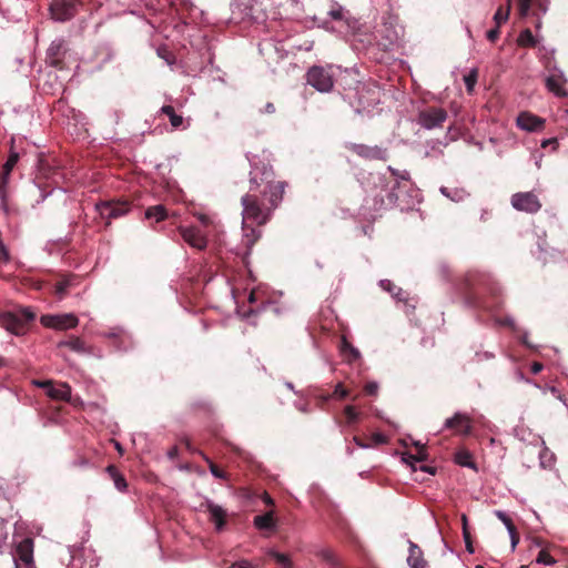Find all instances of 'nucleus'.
<instances>
[{
	"label": "nucleus",
	"instance_id": "nucleus-41",
	"mask_svg": "<svg viewBox=\"0 0 568 568\" xmlns=\"http://www.w3.org/2000/svg\"><path fill=\"white\" fill-rule=\"evenodd\" d=\"M537 562L544 564V565H552L555 562V559L551 557V555L547 550H540L537 556Z\"/></svg>",
	"mask_w": 568,
	"mask_h": 568
},
{
	"label": "nucleus",
	"instance_id": "nucleus-28",
	"mask_svg": "<svg viewBox=\"0 0 568 568\" xmlns=\"http://www.w3.org/2000/svg\"><path fill=\"white\" fill-rule=\"evenodd\" d=\"M18 161H19V153L16 152L14 150H11L6 163L2 166V171H1L0 175H2L4 178H10L11 172L14 169V166L17 165Z\"/></svg>",
	"mask_w": 568,
	"mask_h": 568
},
{
	"label": "nucleus",
	"instance_id": "nucleus-47",
	"mask_svg": "<svg viewBox=\"0 0 568 568\" xmlns=\"http://www.w3.org/2000/svg\"><path fill=\"white\" fill-rule=\"evenodd\" d=\"M548 146H552V150H556L557 146H558L557 139L556 138H550V139L544 140L541 142V148L542 149H547Z\"/></svg>",
	"mask_w": 568,
	"mask_h": 568
},
{
	"label": "nucleus",
	"instance_id": "nucleus-59",
	"mask_svg": "<svg viewBox=\"0 0 568 568\" xmlns=\"http://www.w3.org/2000/svg\"><path fill=\"white\" fill-rule=\"evenodd\" d=\"M420 469L424 470V471L434 474V470L430 467H428V466H422Z\"/></svg>",
	"mask_w": 568,
	"mask_h": 568
},
{
	"label": "nucleus",
	"instance_id": "nucleus-53",
	"mask_svg": "<svg viewBox=\"0 0 568 568\" xmlns=\"http://www.w3.org/2000/svg\"><path fill=\"white\" fill-rule=\"evenodd\" d=\"M542 368H544V366H542L541 363L534 362L531 364L530 371H531L532 374H538V373H540L542 371Z\"/></svg>",
	"mask_w": 568,
	"mask_h": 568
},
{
	"label": "nucleus",
	"instance_id": "nucleus-32",
	"mask_svg": "<svg viewBox=\"0 0 568 568\" xmlns=\"http://www.w3.org/2000/svg\"><path fill=\"white\" fill-rule=\"evenodd\" d=\"M462 521H463V537H464V540H465L466 550L469 554H474L475 549L473 547L471 536H470V532H469V529H468L466 515L462 516Z\"/></svg>",
	"mask_w": 568,
	"mask_h": 568
},
{
	"label": "nucleus",
	"instance_id": "nucleus-62",
	"mask_svg": "<svg viewBox=\"0 0 568 568\" xmlns=\"http://www.w3.org/2000/svg\"><path fill=\"white\" fill-rule=\"evenodd\" d=\"M540 24H541V23H540V21H538V22L536 23V28H540Z\"/></svg>",
	"mask_w": 568,
	"mask_h": 568
},
{
	"label": "nucleus",
	"instance_id": "nucleus-45",
	"mask_svg": "<svg viewBox=\"0 0 568 568\" xmlns=\"http://www.w3.org/2000/svg\"><path fill=\"white\" fill-rule=\"evenodd\" d=\"M499 27L500 26H496L495 28L487 31L486 37L490 42H495L499 38V36H500Z\"/></svg>",
	"mask_w": 568,
	"mask_h": 568
},
{
	"label": "nucleus",
	"instance_id": "nucleus-24",
	"mask_svg": "<svg viewBox=\"0 0 568 568\" xmlns=\"http://www.w3.org/2000/svg\"><path fill=\"white\" fill-rule=\"evenodd\" d=\"M341 353L348 363L358 359L361 356L359 351L355 348L345 337H343L341 341Z\"/></svg>",
	"mask_w": 568,
	"mask_h": 568
},
{
	"label": "nucleus",
	"instance_id": "nucleus-3",
	"mask_svg": "<svg viewBox=\"0 0 568 568\" xmlns=\"http://www.w3.org/2000/svg\"><path fill=\"white\" fill-rule=\"evenodd\" d=\"M34 313L29 308H22L19 312L0 313V326L16 335L23 334L27 325L34 320Z\"/></svg>",
	"mask_w": 568,
	"mask_h": 568
},
{
	"label": "nucleus",
	"instance_id": "nucleus-4",
	"mask_svg": "<svg viewBox=\"0 0 568 568\" xmlns=\"http://www.w3.org/2000/svg\"><path fill=\"white\" fill-rule=\"evenodd\" d=\"M332 65H313L306 73V81L320 92H331L334 87V73Z\"/></svg>",
	"mask_w": 568,
	"mask_h": 568
},
{
	"label": "nucleus",
	"instance_id": "nucleus-19",
	"mask_svg": "<svg viewBox=\"0 0 568 568\" xmlns=\"http://www.w3.org/2000/svg\"><path fill=\"white\" fill-rule=\"evenodd\" d=\"M566 80L560 74H552L546 79V88L559 98L567 97Z\"/></svg>",
	"mask_w": 568,
	"mask_h": 568
},
{
	"label": "nucleus",
	"instance_id": "nucleus-25",
	"mask_svg": "<svg viewBox=\"0 0 568 568\" xmlns=\"http://www.w3.org/2000/svg\"><path fill=\"white\" fill-rule=\"evenodd\" d=\"M106 471L109 473L110 477L114 481V486L118 490L124 491L128 487V483L123 475H121L118 470V468L114 465H110L106 467Z\"/></svg>",
	"mask_w": 568,
	"mask_h": 568
},
{
	"label": "nucleus",
	"instance_id": "nucleus-14",
	"mask_svg": "<svg viewBox=\"0 0 568 568\" xmlns=\"http://www.w3.org/2000/svg\"><path fill=\"white\" fill-rule=\"evenodd\" d=\"M445 428L454 429L457 434L470 435L473 429V420L466 414L456 413L453 417L446 419Z\"/></svg>",
	"mask_w": 568,
	"mask_h": 568
},
{
	"label": "nucleus",
	"instance_id": "nucleus-58",
	"mask_svg": "<svg viewBox=\"0 0 568 568\" xmlns=\"http://www.w3.org/2000/svg\"><path fill=\"white\" fill-rule=\"evenodd\" d=\"M265 112L266 113H274L275 112V105L273 103H271V102L266 103Z\"/></svg>",
	"mask_w": 568,
	"mask_h": 568
},
{
	"label": "nucleus",
	"instance_id": "nucleus-23",
	"mask_svg": "<svg viewBox=\"0 0 568 568\" xmlns=\"http://www.w3.org/2000/svg\"><path fill=\"white\" fill-rule=\"evenodd\" d=\"M254 526L260 530L273 529L276 526L273 511H267L263 515L254 517Z\"/></svg>",
	"mask_w": 568,
	"mask_h": 568
},
{
	"label": "nucleus",
	"instance_id": "nucleus-27",
	"mask_svg": "<svg viewBox=\"0 0 568 568\" xmlns=\"http://www.w3.org/2000/svg\"><path fill=\"white\" fill-rule=\"evenodd\" d=\"M455 463L463 467L475 468L473 456L467 449H459L455 453Z\"/></svg>",
	"mask_w": 568,
	"mask_h": 568
},
{
	"label": "nucleus",
	"instance_id": "nucleus-60",
	"mask_svg": "<svg viewBox=\"0 0 568 568\" xmlns=\"http://www.w3.org/2000/svg\"><path fill=\"white\" fill-rule=\"evenodd\" d=\"M184 443H185L186 448H187L189 450H192V446H191L190 440H189V439H185V440H184Z\"/></svg>",
	"mask_w": 568,
	"mask_h": 568
},
{
	"label": "nucleus",
	"instance_id": "nucleus-54",
	"mask_svg": "<svg viewBox=\"0 0 568 568\" xmlns=\"http://www.w3.org/2000/svg\"><path fill=\"white\" fill-rule=\"evenodd\" d=\"M199 220L204 226L211 224V219L207 215L201 214L199 215Z\"/></svg>",
	"mask_w": 568,
	"mask_h": 568
},
{
	"label": "nucleus",
	"instance_id": "nucleus-52",
	"mask_svg": "<svg viewBox=\"0 0 568 568\" xmlns=\"http://www.w3.org/2000/svg\"><path fill=\"white\" fill-rule=\"evenodd\" d=\"M89 464L88 459L85 457H78L74 462H73V465L75 467H85L87 465Z\"/></svg>",
	"mask_w": 568,
	"mask_h": 568
},
{
	"label": "nucleus",
	"instance_id": "nucleus-44",
	"mask_svg": "<svg viewBox=\"0 0 568 568\" xmlns=\"http://www.w3.org/2000/svg\"><path fill=\"white\" fill-rule=\"evenodd\" d=\"M333 396H336L341 399L346 398L348 396V390L344 388V386L339 383L335 386L333 392Z\"/></svg>",
	"mask_w": 568,
	"mask_h": 568
},
{
	"label": "nucleus",
	"instance_id": "nucleus-11",
	"mask_svg": "<svg viewBox=\"0 0 568 568\" xmlns=\"http://www.w3.org/2000/svg\"><path fill=\"white\" fill-rule=\"evenodd\" d=\"M180 235L191 247L203 251L207 246V237L195 226H181Z\"/></svg>",
	"mask_w": 568,
	"mask_h": 568
},
{
	"label": "nucleus",
	"instance_id": "nucleus-64",
	"mask_svg": "<svg viewBox=\"0 0 568 568\" xmlns=\"http://www.w3.org/2000/svg\"><path fill=\"white\" fill-rule=\"evenodd\" d=\"M520 568H527L526 566H521Z\"/></svg>",
	"mask_w": 568,
	"mask_h": 568
},
{
	"label": "nucleus",
	"instance_id": "nucleus-55",
	"mask_svg": "<svg viewBox=\"0 0 568 568\" xmlns=\"http://www.w3.org/2000/svg\"><path fill=\"white\" fill-rule=\"evenodd\" d=\"M329 14L334 20H341L343 18L341 10H332Z\"/></svg>",
	"mask_w": 568,
	"mask_h": 568
},
{
	"label": "nucleus",
	"instance_id": "nucleus-46",
	"mask_svg": "<svg viewBox=\"0 0 568 568\" xmlns=\"http://www.w3.org/2000/svg\"><path fill=\"white\" fill-rule=\"evenodd\" d=\"M364 390L367 395L374 396L377 394L378 385L375 382H369L365 385Z\"/></svg>",
	"mask_w": 568,
	"mask_h": 568
},
{
	"label": "nucleus",
	"instance_id": "nucleus-31",
	"mask_svg": "<svg viewBox=\"0 0 568 568\" xmlns=\"http://www.w3.org/2000/svg\"><path fill=\"white\" fill-rule=\"evenodd\" d=\"M203 457V459L209 465V468H210V471L211 474L215 477V478H221V479H227L229 478V475L227 473H225L224 470H222L213 460H211L206 455H204L203 453H200Z\"/></svg>",
	"mask_w": 568,
	"mask_h": 568
},
{
	"label": "nucleus",
	"instance_id": "nucleus-5",
	"mask_svg": "<svg viewBox=\"0 0 568 568\" xmlns=\"http://www.w3.org/2000/svg\"><path fill=\"white\" fill-rule=\"evenodd\" d=\"M95 209L100 216L106 221L105 225L111 224L112 219H119L129 213L131 206L126 201L112 200L95 204Z\"/></svg>",
	"mask_w": 568,
	"mask_h": 568
},
{
	"label": "nucleus",
	"instance_id": "nucleus-51",
	"mask_svg": "<svg viewBox=\"0 0 568 568\" xmlns=\"http://www.w3.org/2000/svg\"><path fill=\"white\" fill-rule=\"evenodd\" d=\"M511 539V548L515 549L519 542V534L517 530L509 532Z\"/></svg>",
	"mask_w": 568,
	"mask_h": 568
},
{
	"label": "nucleus",
	"instance_id": "nucleus-17",
	"mask_svg": "<svg viewBox=\"0 0 568 568\" xmlns=\"http://www.w3.org/2000/svg\"><path fill=\"white\" fill-rule=\"evenodd\" d=\"M17 558L24 565L29 566L33 562V540L24 538L16 548Z\"/></svg>",
	"mask_w": 568,
	"mask_h": 568
},
{
	"label": "nucleus",
	"instance_id": "nucleus-9",
	"mask_svg": "<svg viewBox=\"0 0 568 568\" xmlns=\"http://www.w3.org/2000/svg\"><path fill=\"white\" fill-rule=\"evenodd\" d=\"M40 322L43 326L60 331L77 327L79 320L74 314L42 315Z\"/></svg>",
	"mask_w": 568,
	"mask_h": 568
},
{
	"label": "nucleus",
	"instance_id": "nucleus-1",
	"mask_svg": "<svg viewBox=\"0 0 568 568\" xmlns=\"http://www.w3.org/2000/svg\"><path fill=\"white\" fill-rule=\"evenodd\" d=\"M251 182L255 187L251 186L248 193L241 200L243 221L263 226L271 220L273 212L282 202L287 184L282 181H270L263 191L257 192L258 183L255 179H252Z\"/></svg>",
	"mask_w": 568,
	"mask_h": 568
},
{
	"label": "nucleus",
	"instance_id": "nucleus-18",
	"mask_svg": "<svg viewBox=\"0 0 568 568\" xmlns=\"http://www.w3.org/2000/svg\"><path fill=\"white\" fill-rule=\"evenodd\" d=\"M549 3L550 0H518V13L521 18L527 17L532 6H535L541 13H546Z\"/></svg>",
	"mask_w": 568,
	"mask_h": 568
},
{
	"label": "nucleus",
	"instance_id": "nucleus-35",
	"mask_svg": "<svg viewBox=\"0 0 568 568\" xmlns=\"http://www.w3.org/2000/svg\"><path fill=\"white\" fill-rule=\"evenodd\" d=\"M270 556L273 557L282 568H291L292 567V561L288 558V556H286L285 554H281V552L272 550V551H270Z\"/></svg>",
	"mask_w": 568,
	"mask_h": 568
},
{
	"label": "nucleus",
	"instance_id": "nucleus-61",
	"mask_svg": "<svg viewBox=\"0 0 568 568\" xmlns=\"http://www.w3.org/2000/svg\"><path fill=\"white\" fill-rule=\"evenodd\" d=\"M396 199L393 193H389V201L393 202V200Z\"/></svg>",
	"mask_w": 568,
	"mask_h": 568
},
{
	"label": "nucleus",
	"instance_id": "nucleus-39",
	"mask_svg": "<svg viewBox=\"0 0 568 568\" xmlns=\"http://www.w3.org/2000/svg\"><path fill=\"white\" fill-rule=\"evenodd\" d=\"M9 182L10 178H4L0 175V199L2 201L3 206H6L7 204Z\"/></svg>",
	"mask_w": 568,
	"mask_h": 568
},
{
	"label": "nucleus",
	"instance_id": "nucleus-2",
	"mask_svg": "<svg viewBox=\"0 0 568 568\" xmlns=\"http://www.w3.org/2000/svg\"><path fill=\"white\" fill-rule=\"evenodd\" d=\"M460 290L465 295L466 302L471 306L478 307H486L481 303V296L485 293H495V288L490 284L489 276L478 272L467 273L463 281Z\"/></svg>",
	"mask_w": 568,
	"mask_h": 568
},
{
	"label": "nucleus",
	"instance_id": "nucleus-8",
	"mask_svg": "<svg viewBox=\"0 0 568 568\" xmlns=\"http://www.w3.org/2000/svg\"><path fill=\"white\" fill-rule=\"evenodd\" d=\"M447 119V111L442 108L430 106L419 112L418 121L425 129L442 128Z\"/></svg>",
	"mask_w": 568,
	"mask_h": 568
},
{
	"label": "nucleus",
	"instance_id": "nucleus-12",
	"mask_svg": "<svg viewBox=\"0 0 568 568\" xmlns=\"http://www.w3.org/2000/svg\"><path fill=\"white\" fill-rule=\"evenodd\" d=\"M243 237H242V246L245 248L243 254V261L247 264L246 258L251 254V251L255 243L261 239L262 232L250 224V222L243 221L242 223Z\"/></svg>",
	"mask_w": 568,
	"mask_h": 568
},
{
	"label": "nucleus",
	"instance_id": "nucleus-29",
	"mask_svg": "<svg viewBox=\"0 0 568 568\" xmlns=\"http://www.w3.org/2000/svg\"><path fill=\"white\" fill-rule=\"evenodd\" d=\"M166 216H168L166 210L163 205L150 206L145 211V217L148 220L154 219L155 222H161V221L165 220Z\"/></svg>",
	"mask_w": 568,
	"mask_h": 568
},
{
	"label": "nucleus",
	"instance_id": "nucleus-15",
	"mask_svg": "<svg viewBox=\"0 0 568 568\" xmlns=\"http://www.w3.org/2000/svg\"><path fill=\"white\" fill-rule=\"evenodd\" d=\"M517 125L528 132L540 131L545 125V120L530 112H521L517 116Z\"/></svg>",
	"mask_w": 568,
	"mask_h": 568
},
{
	"label": "nucleus",
	"instance_id": "nucleus-56",
	"mask_svg": "<svg viewBox=\"0 0 568 568\" xmlns=\"http://www.w3.org/2000/svg\"><path fill=\"white\" fill-rule=\"evenodd\" d=\"M263 501H264L267 506H274V500H273V498H272L267 493H264Z\"/></svg>",
	"mask_w": 568,
	"mask_h": 568
},
{
	"label": "nucleus",
	"instance_id": "nucleus-50",
	"mask_svg": "<svg viewBox=\"0 0 568 568\" xmlns=\"http://www.w3.org/2000/svg\"><path fill=\"white\" fill-rule=\"evenodd\" d=\"M231 568H253L251 562L247 560H241L231 566Z\"/></svg>",
	"mask_w": 568,
	"mask_h": 568
},
{
	"label": "nucleus",
	"instance_id": "nucleus-40",
	"mask_svg": "<svg viewBox=\"0 0 568 568\" xmlns=\"http://www.w3.org/2000/svg\"><path fill=\"white\" fill-rule=\"evenodd\" d=\"M426 459V453H425V449L424 447H420L417 456H414V455H410V454H405L403 456V460L410 464L413 466V463L414 462H422V460H425Z\"/></svg>",
	"mask_w": 568,
	"mask_h": 568
},
{
	"label": "nucleus",
	"instance_id": "nucleus-43",
	"mask_svg": "<svg viewBox=\"0 0 568 568\" xmlns=\"http://www.w3.org/2000/svg\"><path fill=\"white\" fill-rule=\"evenodd\" d=\"M388 171L390 172V174L395 178V182H394V187L396 185H398V180H408V173L407 172H403V173H399L397 170L393 169L392 166H388Z\"/></svg>",
	"mask_w": 568,
	"mask_h": 568
},
{
	"label": "nucleus",
	"instance_id": "nucleus-37",
	"mask_svg": "<svg viewBox=\"0 0 568 568\" xmlns=\"http://www.w3.org/2000/svg\"><path fill=\"white\" fill-rule=\"evenodd\" d=\"M70 285H71V278H63V280L57 282V284L54 286V293L59 296V298H62L67 294Z\"/></svg>",
	"mask_w": 568,
	"mask_h": 568
},
{
	"label": "nucleus",
	"instance_id": "nucleus-30",
	"mask_svg": "<svg viewBox=\"0 0 568 568\" xmlns=\"http://www.w3.org/2000/svg\"><path fill=\"white\" fill-rule=\"evenodd\" d=\"M161 113L169 116L171 125L175 129L180 128L183 124V118L180 114L175 113V110L172 105H163L161 108Z\"/></svg>",
	"mask_w": 568,
	"mask_h": 568
},
{
	"label": "nucleus",
	"instance_id": "nucleus-63",
	"mask_svg": "<svg viewBox=\"0 0 568 568\" xmlns=\"http://www.w3.org/2000/svg\"><path fill=\"white\" fill-rule=\"evenodd\" d=\"M3 365V358L0 357V366Z\"/></svg>",
	"mask_w": 568,
	"mask_h": 568
},
{
	"label": "nucleus",
	"instance_id": "nucleus-21",
	"mask_svg": "<svg viewBox=\"0 0 568 568\" xmlns=\"http://www.w3.org/2000/svg\"><path fill=\"white\" fill-rule=\"evenodd\" d=\"M206 509L211 515V520L214 521V524H215V528L217 530H222L226 523L225 521V517H226L225 510L221 506L215 505L211 501H209L206 504Z\"/></svg>",
	"mask_w": 568,
	"mask_h": 568
},
{
	"label": "nucleus",
	"instance_id": "nucleus-16",
	"mask_svg": "<svg viewBox=\"0 0 568 568\" xmlns=\"http://www.w3.org/2000/svg\"><path fill=\"white\" fill-rule=\"evenodd\" d=\"M42 387L47 388V395L57 400L68 402L71 396V387L68 384L54 386L51 382H44Z\"/></svg>",
	"mask_w": 568,
	"mask_h": 568
},
{
	"label": "nucleus",
	"instance_id": "nucleus-7",
	"mask_svg": "<svg viewBox=\"0 0 568 568\" xmlns=\"http://www.w3.org/2000/svg\"><path fill=\"white\" fill-rule=\"evenodd\" d=\"M510 203L517 211L536 214L541 209V202L534 192H518L511 195Z\"/></svg>",
	"mask_w": 568,
	"mask_h": 568
},
{
	"label": "nucleus",
	"instance_id": "nucleus-48",
	"mask_svg": "<svg viewBox=\"0 0 568 568\" xmlns=\"http://www.w3.org/2000/svg\"><path fill=\"white\" fill-rule=\"evenodd\" d=\"M353 442L361 448H368V447H372V445L369 443H366L364 442L362 438H359L358 436H354L353 437Z\"/></svg>",
	"mask_w": 568,
	"mask_h": 568
},
{
	"label": "nucleus",
	"instance_id": "nucleus-20",
	"mask_svg": "<svg viewBox=\"0 0 568 568\" xmlns=\"http://www.w3.org/2000/svg\"><path fill=\"white\" fill-rule=\"evenodd\" d=\"M409 542V555L407 558V564L410 568H425L427 562L424 559V554L422 549L413 541Z\"/></svg>",
	"mask_w": 568,
	"mask_h": 568
},
{
	"label": "nucleus",
	"instance_id": "nucleus-57",
	"mask_svg": "<svg viewBox=\"0 0 568 568\" xmlns=\"http://www.w3.org/2000/svg\"><path fill=\"white\" fill-rule=\"evenodd\" d=\"M178 454H179V449H178V447L175 446V447H172V448L169 450L168 456H169L171 459H173V458H175V457L178 456Z\"/></svg>",
	"mask_w": 568,
	"mask_h": 568
},
{
	"label": "nucleus",
	"instance_id": "nucleus-6",
	"mask_svg": "<svg viewBox=\"0 0 568 568\" xmlns=\"http://www.w3.org/2000/svg\"><path fill=\"white\" fill-rule=\"evenodd\" d=\"M80 0H52L50 4V13L53 20L65 22L71 20L81 6Z\"/></svg>",
	"mask_w": 568,
	"mask_h": 568
},
{
	"label": "nucleus",
	"instance_id": "nucleus-10",
	"mask_svg": "<svg viewBox=\"0 0 568 568\" xmlns=\"http://www.w3.org/2000/svg\"><path fill=\"white\" fill-rule=\"evenodd\" d=\"M347 149L365 160H387V150L378 145L371 146L366 144L351 143L347 145Z\"/></svg>",
	"mask_w": 568,
	"mask_h": 568
},
{
	"label": "nucleus",
	"instance_id": "nucleus-42",
	"mask_svg": "<svg viewBox=\"0 0 568 568\" xmlns=\"http://www.w3.org/2000/svg\"><path fill=\"white\" fill-rule=\"evenodd\" d=\"M371 440H372V443H371L372 447L377 446V445H383L388 442L387 437L381 433L373 434L371 437Z\"/></svg>",
	"mask_w": 568,
	"mask_h": 568
},
{
	"label": "nucleus",
	"instance_id": "nucleus-34",
	"mask_svg": "<svg viewBox=\"0 0 568 568\" xmlns=\"http://www.w3.org/2000/svg\"><path fill=\"white\" fill-rule=\"evenodd\" d=\"M510 4H511V0H508V4H507L506 9H504L503 7L498 8V10L496 11V13L494 16L496 26H500L501 23H504L508 20L509 12H510Z\"/></svg>",
	"mask_w": 568,
	"mask_h": 568
},
{
	"label": "nucleus",
	"instance_id": "nucleus-26",
	"mask_svg": "<svg viewBox=\"0 0 568 568\" xmlns=\"http://www.w3.org/2000/svg\"><path fill=\"white\" fill-rule=\"evenodd\" d=\"M517 43L523 48H535L537 45V40L530 29H525L519 33Z\"/></svg>",
	"mask_w": 568,
	"mask_h": 568
},
{
	"label": "nucleus",
	"instance_id": "nucleus-22",
	"mask_svg": "<svg viewBox=\"0 0 568 568\" xmlns=\"http://www.w3.org/2000/svg\"><path fill=\"white\" fill-rule=\"evenodd\" d=\"M58 347L59 348H62V347H68L70 348L71 351L75 352V353H79V354H84L87 353V347H85V343L83 342V339H81L80 337L78 336H70L69 338L67 339H63V341H60L58 343Z\"/></svg>",
	"mask_w": 568,
	"mask_h": 568
},
{
	"label": "nucleus",
	"instance_id": "nucleus-49",
	"mask_svg": "<svg viewBox=\"0 0 568 568\" xmlns=\"http://www.w3.org/2000/svg\"><path fill=\"white\" fill-rule=\"evenodd\" d=\"M0 260L3 262L9 261V252L2 243H0Z\"/></svg>",
	"mask_w": 568,
	"mask_h": 568
},
{
	"label": "nucleus",
	"instance_id": "nucleus-36",
	"mask_svg": "<svg viewBox=\"0 0 568 568\" xmlns=\"http://www.w3.org/2000/svg\"><path fill=\"white\" fill-rule=\"evenodd\" d=\"M477 78L478 71L476 69L471 70L468 74L464 77V82L468 93H471L474 91Z\"/></svg>",
	"mask_w": 568,
	"mask_h": 568
},
{
	"label": "nucleus",
	"instance_id": "nucleus-38",
	"mask_svg": "<svg viewBox=\"0 0 568 568\" xmlns=\"http://www.w3.org/2000/svg\"><path fill=\"white\" fill-rule=\"evenodd\" d=\"M495 515L506 526L508 532L517 530L511 518L506 513L496 510Z\"/></svg>",
	"mask_w": 568,
	"mask_h": 568
},
{
	"label": "nucleus",
	"instance_id": "nucleus-13",
	"mask_svg": "<svg viewBox=\"0 0 568 568\" xmlns=\"http://www.w3.org/2000/svg\"><path fill=\"white\" fill-rule=\"evenodd\" d=\"M67 52L65 41L55 40L53 41L47 52V60L49 64L55 69H64V55Z\"/></svg>",
	"mask_w": 568,
	"mask_h": 568
},
{
	"label": "nucleus",
	"instance_id": "nucleus-33",
	"mask_svg": "<svg viewBox=\"0 0 568 568\" xmlns=\"http://www.w3.org/2000/svg\"><path fill=\"white\" fill-rule=\"evenodd\" d=\"M344 415H345V418H346V424L348 426H353L354 424L358 423L359 416H361V414L352 405H347L344 408Z\"/></svg>",
	"mask_w": 568,
	"mask_h": 568
}]
</instances>
